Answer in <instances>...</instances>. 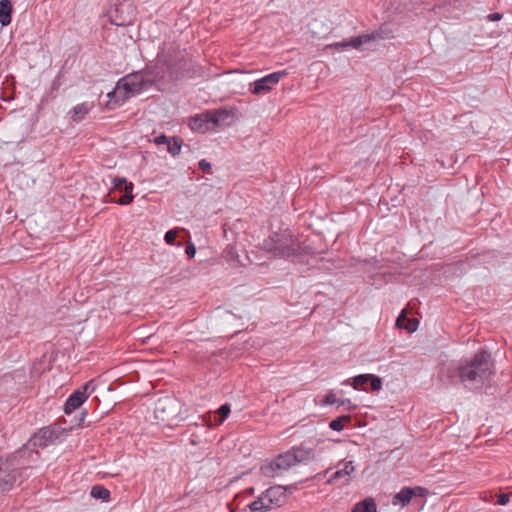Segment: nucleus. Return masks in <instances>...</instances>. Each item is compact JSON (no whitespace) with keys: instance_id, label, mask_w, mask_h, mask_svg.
<instances>
[{"instance_id":"nucleus-1","label":"nucleus","mask_w":512,"mask_h":512,"mask_svg":"<svg viewBox=\"0 0 512 512\" xmlns=\"http://www.w3.org/2000/svg\"><path fill=\"white\" fill-rule=\"evenodd\" d=\"M495 374V363L491 352L479 349L472 357L459 364L443 362L439 366L441 381L454 383L459 380L469 390H479L487 385Z\"/></svg>"},{"instance_id":"nucleus-2","label":"nucleus","mask_w":512,"mask_h":512,"mask_svg":"<svg viewBox=\"0 0 512 512\" xmlns=\"http://www.w3.org/2000/svg\"><path fill=\"white\" fill-rule=\"evenodd\" d=\"M263 246L274 256L283 259H295L311 253V248L300 242L288 230L273 233L264 241Z\"/></svg>"},{"instance_id":"nucleus-3","label":"nucleus","mask_w":512,"mask_h":512,"mask_svg":"<svg viewBox=\"0 0 512 512\" xmlns=\"http://www.w3.org/2000/svg\"><path fill=\"white\" fill-rule=\"evenodd\" d=\"M159 60L166 65L168 80H179L184 76L194 73L193 63L186 50H181L176 45L162 47L158 52Z\"/></svg>"},{"instance_id":"nucleus-4","label":"nucleus","mask_w":512,"mask_h":512,"mask_svg":"<svg viewBox=\"0 0 512 512\" xmlns=\"http://www.w3.org/2000/svg\"><path fill=\"white\" fill-rule=\"evenodd\" d=\"M147 81L148 79L143 69L122 77L116 84V90H123L121 97L114 102L108 101L106 107L112 110L123 105L129 98L151 87Z\"/></svg>"},{"instance_id":"nucleus-5","label":"nucleus","mask_w":512,"mask_h":512,"mask_svg":"<svg viewBox=\"0 0 512 512\" xmlns=\"http://www.w3.org/2000/svg\"><path fill=\"white\" fill-rule=\"evenodd\" d=\"M16 457L17 451L6 457L0 456V494L10 491L19 478Z\"/></svg>"},{"instance_id":"nucleus-6","label":"nucleus","mask_w":512,"mask_h":512,"mask_svg":"<svg viewBox=\"0 0 512 512\" xmlns=\"http://www.w3.org/2000/svg\"><path fill=\"white\" fill-rule=\"evenodd\" d=\"M111 24L119 27L131 25L136 18V9L130 0H123L108 11Z\"/></svg>"},{"instance_id":"nucleus-7","label":"nucleus","mask_w":512,"mask_h":512,"mask_svg":"<svg viewBox=\"0 0 512 512\" xmlns=\"http://www.w3.org/2000/svg\"><path fill=\"white\" fill-rule=\"evenodd\" d=\"M58 437L59 431L56 428L52 426L43 427L37 433H35L25 445L16 451L18 455L25 452L30 453L29 449H36L38 447L45 448L51 444H54Z\"/></svg>"},{"instance_id":"nucleus-8","label":"nucleus","mask_w":512,"mask_h":512,"mask_svg":"<svg viewBox=\"0 0 512 512\" xmlns=\"http://www.w3.org/2000/svg\"><path fill=\"white\" fill-rule=\"evenodd\" d=\"M112 184L113 186L108 193L110 197L109 202L119 205H128L133 202L134 195L132 192L134 185L132 182H128L124 177H115L112 180Z\"/></svg>"},{"instance_id":"nucleus-9","label":"nucleus","mask_w":512,"mask_h":512,"mask_svg":"<svg viewBox=\"0 0 512 512\" xmlns=\"http://www.w3.org/2000/svg\"><path fill=\"white\" fill-rule=\"evenodd\" d=\"M293 466L295 465L291 453L287 450L286 452L277 455L273 460L262 464L260 466V472L265 477L274 478L281 475L283 472L288 471Z\"/></svg>"},{"instance_id":"nucleus-10","label":"nucleus","mask_w":512,"mask_h":512,"mask_svg":"<svg viewBox=\"0 0 512 512\" xmlns=\"http://www.w3.org/2000/svg\"><path fill=\"white\" fill-rule=\"evenodd\" d=\"M179 404L175 398L165 397L159 399L155 406V416L162 422L171 424L178 418Z\"/></svg>"},{"instance_id":"nucleus-11","label":"nucleus","mask_w":512,"mask_h":512,"mask_svg":"<svg viewBox=\"0 0 512 512\" xmlns=\"http://www.w3.org/2000/svg\"><path fill=\"white\" fill-rule=\"evenodd\" d=\"M287 75V71H276L268 74L249 85V91L254 95H262L270 92L279 81Z\"/></svg>"},{"instance_id":"nucleus-12","label":"nucleus","mask_w":512,"mask_h":512,"mask_svg":"<svg viewBox=\"0 0 512 512\" xmlns=\"http://www.w3.org/2000/svg\"><path fill=\"white\" fill-rule=\"evenodd\" d=\"M344 385H351L356 390L377 392L382 389V379L374 374H359L343 382Z\"/></svg>"},{"instance_id":"nucleus-13","label":"nucleus","mask_w":512,"mask_h":512,"mask_svg":"<svg viewBox=\"0 0 512 512\" xmlns=\"http://www.w3.org/2000/svg\"><path fill=\"white\" fill-rule=\"evenodd\" d=\"M93 391L92 381L85 383L81 389L75 390L64 404V413L71 414L74 410L78 409Z\"/></svg>"},{"instance_id":"nucleus-14","label":"nucleus","mask_w":512,"mask_h":512,"mask_svg":"<svg viewBox=\"0 0 512 512\" xmlns=\"http://www.w3.org/2000/svg\"><path fill=\"white\" fill-rule=\"evenodd\" d=\"M144 74L146 75L148 79V84L153 86L156 83H169L173 80H168V72L166 69V65L159 60V57L157 56V60L154 64H148L143 69Z\"/></svg>"},{"instance_id":"nucleus-15","label":"nucleus","mask_w":512,"mask_h":512,"mask_svg":"<svg viewBox=\"0 0 512 512\" xmlns=\"http://www.w3.org/2000/svg\"><path fill=\"white\" fill-rule=\"evenodd\" d=\"M294 465L306 464L315 458V451L313 448L304 445L293 446L289 449Z\"/></svg>"},{"instance_id":"nucleus-16","label":"nucleus","mask_w":512,"mask_h":512,"mask_svg":"<svg viewBox=\"0 0 512 512\" xmlns=\"http://www.w3.org/2000/svg\"><path fill=\"white\" fill-rule=\"evenodd\" d=\"M29 450H30L29 451L30 453H28V452L21 453L15 459L17 462V475L19 477L22 476L23 470H26L27 468H29L30 462H36L40 457V454L36 449H29Z\"/></svg>"},{"instance_id":"nucleus-17","label":"nucleus","mask_w":512,"mask_h":512,"mask_svg":"<svg viewBox=\"0 0 512 512\" xmlns=\"http://www.w3.org/2000/svg\"><path fill=\"white\" fill-rule=\"evenodd\" d=\"M337 468L338 469L330 475L328 481L334 482L341 478H345L344 483H348L349 482L348 476H350V474L355 469L354 465H353V461H347V462L341 461L338 463Z\"/></svg>"},{"instance_id":"nucleus-18","label":"nucleus","mask_w":512,"mask_h":512,"mask_svg":"<svg viewBox=\"0 0 512 512\" xmlns=\"http://www.w3.org/2000/svg\"><path fill=\"white\" fill-rule=\"evenodd\" d=\"M210 125H211V121H210V115H208V111H205L201 114L195 115L194 117L191 118L190 123H189V126L192 130L202 132V133L211 129Z\"/></svg>"},{"instance_id":"nucleus-19","label":"nucleus","mask_w":512,"mask_h":512,"mask_svg":"<svg viewBox=\"0 0 512 512\" xmlns=\"http://www.w3.org/2000/svg\"><path fill=\"white\" fill-rule=\"evenodd\" d=\"M370 36L368 34H362L352 38L350 41L336 42L332 46L338 50H345L348 48L361 49L363 44L370 42Z\"/></svg>"},{"instance_id":"nucleus-20","label":"nucleus","mask_w":512,"mask_h":512,"mask_svg":"<svg viewBox=\"0 0 512 512\" xmlns=\"http://www.w3.org/2000/svg\"><path fill=\"white\" fill-rule=\"evenodd\" d=\"M371 41L389 40L395 37V30L389 23H383L376 30L368 33Z\"/></svg>"},{"instance_id":"nucleus-21","label":"nucleus","mask_w":512,"mask_h":512,"mask_svg":"<svg viewBox=\"0 0 512 512\" xmlns=\"http://www.w3.org/2000/svg\"><path fill=\"white\" fill-rule=\"evenodd\" d=\"M416 496V487H404L392 499L393 505L406 506Z\"/></svg>"},{"instance_id":"nucleus-22","label":"nucleus","mask_w":512,"mask_h":512,"mask_svg":"<svg viewBox=\"0 0 512 512\" xmlns=\"http://www.w3.org/2000/svg\"><path fill=\"white\" fill-rule=\"evenodd\" d=\"M208 115H210V121L213 127L228 124V119L232 117V114L226 109L208 110Z\"/></svg>"},{"instance_id":"nucleus-23","label":"nucleus","mask_w":512,"mask_h":512,"mask_svg":"<svg viewBox=\"0 0 512 512\" xmlns=\"http://www.w3.org/2000/svg\"><path fill=\"white\" fill-rule=\"evenodd\" d=\"M248 507L251 512H267L274 508L271 499L265 497V492H263L256 500L251 502Z\"/></svg>"},{"instance_id":"nucleus-24","label":"nucleus","mask_w":512,"mask_h":512,"mask_svg":"<svg viewBox=\"0 0 512 512\" xmlns=\"http://www.w3.org/2000/svg\"><path fill=\"white\" fill-rule=\"evenodd\" d=\"M398 329H404L408 333H413L416 331V319L415 318H407L406 310H402L399 316L396 319L395 323Z\"/></svg>"},{"instance_id":"nucleus-25","label":"nucleus","mask_w":512,"mask_h":512,"mask_svg":"<svg viewBox=\"0 0 512 512\" xmlns=\"http://www.w3.org/2000/svg\"><path fill=\"white\" fill-rule=\"evenodd\" d=\"M265 497L271 499L272 505L274 507H279L282 505V502L286 497L285 490L283 489L282 486L270 487L265 491Z\"/></svg>"},{"instance_id":"nucleus-26","label":"nucleus","mask_w":512,"mask_h":512,"mask_svg":"<svg viewBox=\"0 0 512 512\" xmlns=\"http://www.w3.org/2000/svg\"><path fill=\"white\" fill-rule=\"evenodd\" d=\"M12 3L10 0H0V24L7 26L12 21Z\"/></svg>"},{"instance_id":"nucleus-27","label":"nucleus","mask_w":512,"mask_h":512,"mask_svg":"<svg viewBox=\"0 0 512 512\" xmlns=\"http://www.w3.org/2000/svg\"><path fill=\"white\" fill-rule=\"evenodd\" d=\"M352 512H377V505L373 498H365L354 505Z\"/></svg>"},{"instance_id":"nucleus-28","label":"nucleus","mask_w":512,"mask_h":512,"mask_svg":"<svg viewBox=\"0 0 512 512\" xmlns=\"http://www.w3.org/2000/svg\"><path fill=\"white\" fill-rule=\"evenodd\" d=\"M90 109H91V107L87 103H81V104L76 105L75 107H73V109L70 112L71 119L74 122L81 121L82 119H84L85 115L88 114Z\"/></svg>"},{"instance_id":"nucleus-29","label":"nucleus","mask_w":512,"mask_h":512,"mask_svg":"<svg viewBox=\"0 0 512 512\" xmlns=\"http://www.w3.org/2000/svg\"><path fill=\"white\" fill-rule=\"evenodd\" d=\"M90 495L95 499L107 501L110 498V491L102 485H94L91 488Z\"/></svg>"},{"instance_id":"nucleus-30","label":"nucleus","mask_w":512,"mask_h":512,"mask_svg":"<svg viewBox=\"0 0 512 512\" xmlns=\"http://www.w3.org/2000/svg\"><path fill=\"white\" fill-rule=\"evenodd\" d=\"M182 145H183L182 138H180L178 136H174L171 139H169V141L167 143V151L172 156H176L180 153Z\"/></svg>"},{"instance_id":"nucleus-31","label":"nucleus","mask_w":512,"mask_h":512,"mask_svg":"<svg viewBox=\"0 0 512 512\" xmlns=\"http://www.w3.org/2000/svg\"><path fill=\"white\" fill-rule=\"evenodd\" d=\"M352 420L351 415H341L335 419H333L329 423V427L334 431H342L344 429L345 423H350Z\"/></svg>"},{"instance_id":"nucleus-32","label":"nucleus","mask_w":512,"mask_h":512,"mask_svg":"<svg viewBox=\"0 0 512 512\" xmlns=\"http://www.w3.org/2000/svg\"><path fill=\"white\" fill-rule=\"evenodd\" d=\"M230 405L228 403H225L223 405H221L218 410H217V416H218V420H217V425L221 424L224 422L225 419H227V417L229 416L230 414Z\"/></svg>"},{"instance_id":"nucleus-33","label":"nucleus","mask_w":512,"mask_h":512,"mask_svg":"<svg viewBox=\"0 0 512 512\" xmlns=\"http://www.w3.org/2000/svg\"><path fill=\"white\" fill-rule=\"evenodd\" d=\"M178 236V232L176 229H171V230H168L166 233H165V236H164V240L165 242L168 244V245H177V246H182V243L181 242H178L176 243V238Z\"/></svg>"},{"instance_id":"nucleus-34","label":"nucleus","mask_w":512,"mask_h":512,"mask_svg":"<svg viewBox=\"0 0 512 512\" xmlns=\"http://www.w3.org/2000/svg\"><path fill=\"white\" fill-rule=\"evenodd\" d=\"M338 402V398L336 397V394L333 392V391H329L324 399L321 401V405L322 406H325V405H333V404H336Z\"/></svg>"},{"instance_id":"nucleus-35","label":"nucleus","mask_w":512,"mask_h":512,"mask_svg":"<svg viewBox=\"0 0 512 512\" xmlns=\"http://www.w3.org/2000/svg\"><path fill=\"white\" fill-rule=\"evenodd\" d=\"M338 407L345 406V409L349 412L355 411L357 409V405L353 404L350 399H338L336 403Z\"/></svg>"},{"instance_id":"nucleus-36","label":"nucleus","mask_w":512,"mask_h":512,"mask_svg":"<svg viewBox=\"0 0 512 512\" xmlns=\"http://www.w3.org/2000/svg\"><path fill=\"white\" fill-rule=\"evenodd\" d=\"M123 93V90H116V88L109 92L107 94V97L109 98V101L114 102L115 100L119 99Z\"/></svg>"},{"instance_id":"nucleus-37","label":"nucleus","mask_w":512,"mask_h":512,"mask_svg":"<svg viewBox=\"0 0 512 512\" xmlns=\"http://www.w3.org/2000/svg\"><path fill=\"white\" fill-rule=\"evenodd\" d=\"M510 500V496L507 493H500L497 496V504L499 505H506Z\"/></svg>"},{"instance_id":"nucleus-38","label":"nucleus","mask_w":512,"mask_h":512,"mask_svg":"<svg viewBox=\"0 0 512 512\" xmlns=\"http://www.w3.org/2000/svg\"><path fill=\"white\" fill-rule=\"evenodd\" d=\"M199 169L203 172L209 173L211 170V164L206 159H202L199 161Z\"/></svg>"},{"instance_id":"nucleus-39","label":"nucleus","mask_w":512,"mask_h":512,"mask_svg":"<svg viewBox=\"0 0 512 512\" xmlns=\"http://www.w3.org/2000/svg\"><path fill=\"white\" fill-rule=\"evenodd\" d=\"M185 253L188 256V258H193L195 256V254H196L195 245L193 243H189L186 246Z\"/></svg>"},{"instance_id":"nucleus-40","label":"nucleus","mask_w":512,"mask_h":512,"mask_svg":"<svg viewBox=\"0 0 512 512\" xmlns=\"http://www.w3.org/2000/svg\"><path fill=\"white\" fill-rule=\"evenodd\" d=\"M170 138H168L165 134H161L154 138V143L156 145L167 144Z\"/></svg>"},{"instance_id":"nucleus-41","label":"nucleus","mask_w":512,"mask_h":512,"mask_svg":"<svg viewBox=\"0 0 512 512\" xmlns=\"http://www.w3.org/2000/svg\"><path fill=\"white\" fill-rule=\"evenodd\" d=\"M502 18V14L498 13V12H494V13H490L488 16H487V19L489 21H499L500 19Z\"/></svg>"},{"instance_id":"nucleus-42","label":"nucleus","mask_w":512,"mask_h":512,"mask_svg":"<svg viewBox=\"0 0 512 512\" xmlns=\"http://www.w3.org/2000/svg\"><path fill=\"white\" fill-rule=\"evenodd\" d=\"M428 494V489L418 486V498L425 497Z\"/></svg>"},{"instance_id":"nucleus-43","label":"nucleus","mask_w":512,"mask_h":512,"mask_svg":"<svg viewBox=\"0 0 512 512\" xmlns=\"http://www.w3.org/2000/svg\"><path fill=\"white\" fill-rule=\"evenodd\" d=\"M246 491H247V493H248V494H250V495H253V494H254V488H253V487L248 488Z\"/></svg>"}]
</instances>
